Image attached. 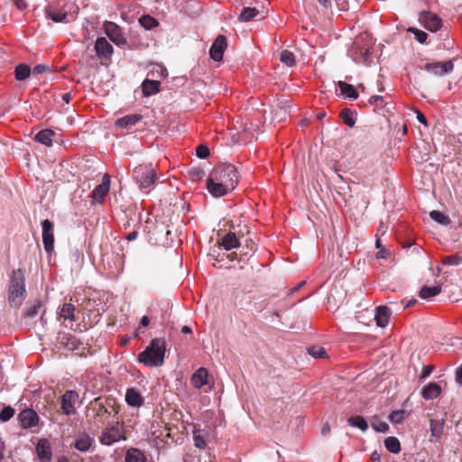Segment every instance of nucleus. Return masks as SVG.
Returning a JSON list of instances; mask_svg holds the SVG:
<instances>
[{"mask_svg": "<svg viewBox=\"0 0 462 462\" xmlns=\"http://www.w3.org/2000/svg\"><path fill=\"white\" fill-rule=\"evenodd\" d=\"M75 306L70 302L64 303L59 311L60 318L68 319L69 321H75Z\"/></svg>", "mask_w": 462, "mask_h": 462, "instance_id": "27", "label": "nucleus"}, {"mask_svg": "<svg viewBox=\"0 0 462 462\" xmlns=\"http://www.w3.org/2000/svg\"><path fill=\"white\" fill-rule=\"evenodd\" d=\"M25 277L22 269L14 270L10 279L8 301L12 308H18L25 298Z\"/></svg>", "mask_w": 462, "mask_h": 462, "instance_id": "2", "label": "nucleus"}, {"mask_svg": "<svg viewBox=\"0 0 462 462\" xmlns=\"http://www.w3.org/2000/svg\"><path fill=\"white\" fill-rule=\"evenodd\" d=\"M442 26V21L436 14H429L425 20L426 29L431 32H437Z\"/></svg>", "mask_w": 462, "mask_h": 462, "instance_id": "31", "label": "nucleus"}, {"mask_svg": "<svg viewBox=\"0 0 462 462\" xmlns=\"http://www.w3.org/2000/svg\"><path fill=\"white\" fill-rule=\"evenodd\" d=\"M337 7L341 11H346L348 8V4L346 0H335Z\"/></svg>", "mask_w": 462, "mask_h": 462, "instance_id": "52", "label": "nucleus"}, {"mask_svg": "<svg viewBox=\"0 0 462 462\" xmlns=\"http://www.w3.org/2000/svg\"><path fill=\"white\" fill-rule=\"evenodd\" d=\"M340 117L345 125L353 127L356 124V114L349 108H344L340 112Z\"/></svg>", "mask_w": 462, "mask_h": 462, "instance_id": "37", "label": "nucleus"}, {"mask_svg": "<svg viewBox=\"0 0 462 462\" xmlns=\"http://www.w3.org/2000/svg\"><path fill=\"white\" fill-rule=\"evenodd\" d=\"M54 132L51 129H43L36 134L35 141L44 144L45 146L51 147L52 145V136Z\"/></svg>", "mask_w": 462, "mask_h": 462, "instance_id": "26", "label": "nucleus"}, {"mask_svg": "<svg viewBox=\"0 0 462 462\" xmlns=\"http://www.w3.org/2000/svg\"><path fill=\"white\" fill-rule=\"evenodd\" d=\"M348 425L365 432L368 429L367 421L362 416H352L347 420Z\"/></svg>", "mask_w": 462, "mask_h": 462, "instance_id": "33", "label": "nucleus"}, {"mask_svg": "<svg viewBox=\"0 0 462 462\" xmlns=\"http://www.w3.org/2000/svg\"><path fill=\"white\" fill-rule=\"evenodd\" d=\"M434 366L431 365H425L423 367L422 373L420 374L421 379H425L430 375V374L433 372Z\"/></svg>", "mask_w": 462, "mask_h": 462, "instance_id": "51", "label": "nucleus"}, {"mask_svg": "<svg viewBox=\"0 0 462 462\" xmlns=\"http://www.w3.org/2000/svg\"><path fill=\"white\" fill-rule=\"evenodd\" d=\"M445 421L443 419L441 420H430V434L431 437L435 439V441H439L441 439V436L444 431Z\"/></svg>", "mask_w": 462, "mask_h": 462, "instance_id": "24", "label": "nucleus"}, {"mask_svg": "<svg viewBox=\"0 0 462 462\" xmlns=\"http://www.w3.org/2000/svg\"><path fill=\"white\" fill-rule=\"evenodd\" d=\"M14 415V410L10 407H5L0 411V420L1 421H7L9 420Z\"/></svg>", "mask_w": 462, "mask_h": 462, "instance_id": "46", "label": "nucleus"}, {"mask_svg": "<svg viewBox=\"0 0 462 462\" xmlns=\"http://www.w3.org/2000/svg\"><path fill=\"white\" fill-rule=\"evenodd\" d=\"M209 176L211 180L220 181L231 189L238 183V171L233 164L223 163L213 169Z\"/></svg>", "mask_w": 462, "mask_h": 462, "instance_id": "3", "label": "nucleus"}, {"mask_svg": "<svg viewBox=\"0 0 462 462\" xmlns=\"http://www.w3.org/2000/svg\"><path fill=\"white\" fill-rule=\"evenodd\" d=\"M95 49L98 56H109L113 52L112 45L105 37H98L96 41Z\"/></svg>", "mask_w": 462, "mask_h": 462, "instance_id": "20", "label": "nucleus"}, {"mask_svg": "<svg viewBox=\"0 0 462 462\" xmlns=\"http://www.w3.org/2000/svg\"><path fill=\"white\" fill-rule=\"evenodd\" d=\"M196 154L200 159H206L209 155V149L206 145H199L196 149Z\"/></svg>", "mask_w": 462, "mask_h": 462, "instance_id": "49", "label": "nucleus"}, {"mask_svg": "<svg viewBox=\"0 0 462 462\" xmlns=\"http://www.w3.org/2000/svg\"><path fill=\"white\" fill-rule=\"evenodd\" d=\"M125 402L129 406L140 407L143 403V399L136 389L129 388L125 393Z\"/></svg>", "mask_w": 462, "mask_h": 462, "instance_id": "21", "label": "nucleus"}, {"mask_svg": "<svg viewBox=\"0 0 462 462\" xmlns=\"http://www.w3.org/2000/svg\"><path fill=\"white\" fill-rule=\"evenodd\" d=\"M150 324V319L147 317V316H143L142 319H141V322H140V327H147L148 325ZM141 331V328H138L137 329V333H140Z\"/></svg>", "mask_w": 462, "mask_h": 462, "instance_id": "56", "label": "nucleus"}, {"mask_svg": "<svg viewBox=\"0 0 462 462\" xmlns=\"http://www.w3.org/2000/svg\"><path fill=\"white\" fill-rule=\"evenodd\" d=\"M193 440L195 447L200 449H204L207 446L204 434L200 430H196L193 431Z\"/></svg>", "mask_w": 462, "mask_h": 462, "instance_id": "43", "label": "nucleus"}, {"mask_svg": "<svg viewBox=\"0 0 462 462\" xmlns=\"http://www.w3.org/2000/svg\"><path fill=\"white\" fill-rule=\"evenodd\" d=\"M19 420L24 429L32 428L37 425L39 421L38 414L31 409H25L19 413Z\"/></svg>", "mask_w": 462, "mask_h": 462, "instance_id": "15", "label": "nucleus"}, {"mask_svg": "<svg viewBox=\"0 0 462 462\" xmlns=\"http://www.w3.org/2000/svg\"><path fill=\"white\" fill-rule=\"evenodd\" d=\"M309 354L315 358H321L327 356L326 350L323 346H314L309 348Z\"/></svg>", "mask_w": 462, "mask_h": 462, "instance_id": "45", "label": "nucleus"}, {"mask_svg": "<svg viewBox=\"0 0 462 462\" xmlns=\"http://www.w3.org/2000/svg\"><path fill=\"white\" fill-rule=\"evenodd\" d=\"M207 189L208 192L216 198L223 197L228 193H230L233 189H229L228 187L225 186L220 181H215L211 180V177L208 176V179L207 180Z\"/></svg>", "mask_w": 462, "mask_h": 462, "instance_id": "16", "label": "nucleus"}, {"mask_svg": "<svg viewBox=\"0 0 462 462\" xmlns=\"http://www.w3.org/2000/svg\"><path fill=\"white\" fill-rule=\"evenodd\" d=\"M42 243L44 250L47 254H51L54 250V235H53V224L49 219H44L42 222Z\"/></svg>", "mask_w": 462, "mask_h": 462, "instance_id": "10", "label": "nucleus"}, {"mask_svg": "<svg viewBox=\"0 0 462 462\" xmlns=\"http://www.w3.org/2000/svg\"><path fill=\"white\" fill-rule=\"evenodd\" d=\"M348 56L356 62L369 65L370 48L362 46L358 41L355 42L348 50Z\"/></svg>", "mask_w": 462, "mask_h": 462, "instance_id": "7", "label": "nucleus"}, {"mask_svg": "<svg viewBox=\"0 0 462 462\" xmlns=\"http://www.w3.org/2000/svg\"><path fill=\"white\" fill-rule=\"evenodd\" d=\"M461 257L457 254L447 256L443 259L442 263L445 265H458L461 263Z\"/></svg>", "mask_w": 462, "mask_h": 462, "instance_id": "47", "label": "nucleus"}, {"mask_svg": "<svg viewBox=\"0 0 462 462\" xmlns=\"http://www.w3.org/2000/svg\"><path fill=\"white\" fill-rule=\"evenodd\" d=\"M221 245L226 250L229 251L233 248H236L240 245L239 239L236 235L233 232L227 233L223 236L221 241Z\"/></svg>", "mask_w": 462, "mask_h": 462, "instance_id": "25", "label": "nucleus"}, {"mask_svg": "<svg viewBox=\"0 0 462 462\" xmlns=\"http://www.w3.org/2000/svg\"><path fill=\"white\" fill-rule=\"evenodd\" d=\"M280 60L289 67H292L296 63L294 54L288 50H283L281 51Z\"/></svg>", "mask_w": 462, "mask_h": 462, "instance_id": "41", "label": "nucleus"}, {"mask_svg": "<svg viewBox=\"0 0 462 462\" xmlns=\"http://www.w3.org/2000/svg\"><path fill=\"white\" fill-rule=\"evenodd\" d=\"M139 23L145 30H152L159 25V22L150 15L141 16L139 18Z\"/></svg>", "mask_w": 462, "mask_h": 462, "instance_id": "38", "label": "nucleus"}, {"mask_svg": "<svg viewBox=\"0 0 462 462\" xmlns=\"http://www.w3.org/2000/svg\"><path fill=\"white\" fill-rule=\"evenodd\" d=\"M383 102V96H372L369 99V103L371 105H377L378 103Z\"/></svg>", "mask_w": 462, "mask_h": 462, "instance_id": "53", "label": "nucleus"}, {"mask_svg": "<svg viewBox=\"0 0 462 462\" xmlns=\"http://www.w3.org/2000/svg\"><path fill=\"white\" fill-rule=\"evenodd\" d=\"M79 393L72 390L64 393L60 399V407L65 415H73L76 413V403L79 401Z\"/></svg>", "mask_w": 462, "mask_h": 462, "instance_id": "9", "label": "nucleus"}, {"mask_svg": "<svg viewBox=\"0 0 462 462\" xmlns=\"http://www.w3.org/2000/svg\"><path fill=\"white\" fill-rule=\"evenodd\" d=\"M416 303H417V300H415V299L409 300L408 301H406L404 303L402 309L405 310V309L411 308V307L414 306Z\"/></svg>", "mask_w": 462, "mask_h": 462, "instance_id": "60", "label": "nucleus"}, {"mask_svg": "<svg viewBox=\"0 0 462 462\" xmlns=\"http://www.w3.org/2000/svg\"><path fill=\"white\" fill-rule=\"evenodd\" d=\"M227 46L226 38L224 35H218L214 41L210 50V57L215 61H219L223 59V54Z\"/></svg>", "mask_w": 462, "mask_h": 462, "instance_id": "12", "label": "nucleus"}, {"mask_svg": "<svg viewBox=\"0 0 462 462\" xmlns=\"http://www.w3.org/2000/svg\"><path fill=\"white\" fill-rule=\"evenodd\" d=\"M166 343L164 339H152L150 345L140 353L138 361L146 366H160L164 362Z\"/></svg>", "mask_w": 462, "mask_h": 462, "instance_id": "1", "label": "nucleus"}, {"mask_svg": "<svg viewBox=\"0 0 462 462\" xmlns=\"http://www.w3.org/2000/svg\"><path fill=\"white\" fill-rule=\"evenodd\" d=\"M79 7L74 4H65L60 10L53 5L46 7V14L55 23H69L75 20Z\"/></svg>", "mask_w": 462, "mask_h": 462, "instance_id": "4", "label": "nucleus"}, {"mask_svg": "<svg viewBox=\"0 0 462 462\" xmlns=\"http://www.w3.org/2000/svg\"><path fill=\"white\" fill-rule=\"evenodd\" d=\"M126 439L124 424L116 421L107 425L99 436V442L105 446H111Z\"/></svg>", "mask_w": 462, "mask_h": 462, "instance_id": "5", "label": "nucleus"}, {"mask_svg": "<svg viewBox=\"0 0 462 462\" xmlns=\"http://www.w3.org/2000/svg\"><path fill=\"white\" fill-rule=\"evenodd\" d=\"M391 313V310L386 306L377 307L374 315V319L376 321L377 326L384 328L389 322Z\"/></svg>", "mask_w": 462, "mask_h": 462, "instance_id": "18", "label": "nucleus"}, {"mask_svg": "<svg viewBox=\"0 0 462 462\" xmlns=\"http://www.w3.org/2000/svg\"><path fill=\"white\" fill-rule=\"evenodd\" d=\"M40 312H42V316H43L45 310H43L42 301L38 300L26 310L25 314L29 318H34ZM41 319H42V317H41Z\"/></svg>", "mask_w": 462, "mask_h": 462, "instance_id": "39", "label": "nucleus"}, {"mask_svg": "<svg viewBox=\"0 0 462 462\" xmlns=\"http://www.w3.org/2000/svg\"><path fill=\"white\" fill-rule=\"evenodd\" d=\"M190 175L194 178V179H199L202 177L203 175V171L199 170V169H192L190 171Z\"/></svg>", "mask_w": 462, "mask_h": 462, "instance_id": "57", "label": "nucleus"}, {"mask_svg": "<svg viewBox=\"0 0 462 462\" xmlns=\"http://www.w3.org/2000/svg\"><path fill=\"white\" fill-rule=\"evenodd\" d=\"M154 70L161 75L162 78H166L168 76L167 69L160 65H157L154 68Z\"/></svg>", "mask_w": 462, "mask_h": 462, "instance_id": "54", "label": "nucleus"}, {"mask_svg": "<svg viewBox=\"0 0 462 462\" xmlns=\"http://www.w3.org/2000/svg\"><path fill=\"white\" fill-rule=\"evenodd\" d=\"M32 71L33 74H41L43 72L50 71V67L45 64H38L33 68V69Z\"/></svg>", "mask_w": 462, "mask_h": 462, "instance_id": "50", "label": "nucleus"}, {"mask_svg": "<svg viewBox=\"0 0 462 462\" xmlns=\"http://www.w3.org/2000/svg\"><path fill=\"white\" fill-rule=\"evenodd\" d=\"M208 370L200 367L191 376V383L195 388H201L208 383Z\"/></svg>", "mask_w": 462, "mask_h": 462, "instance_id": "22", "label": "nucleus"}, {"mask_svg": "<svg viewBox=\"0 0 462 462\" xmlns=\"http://www.w3.org/2000/svg\"><path fill=\"white\" fill-rule=\"evenodd\" d=\"M305 281H302L300 282L298 285H296L295 287H293L292 289H291L288 292V295H291L293 294L294 292H296L297 291H299L304 284H305Z\"/></svg>", "mask_w": 462, "mask_h": 462, "instance_id": "58", "label": "nucleus"}, {"mask_svg": "<svg viewBox=\"0 0 462 462\" xmlns=\"http://www.w3.org/2000/svg\"><path fill=\"white\" fill-rule=\"evenodd\" d=\"M372 428L377 432H386L389 429L388 424L385 421L379 420L377 417H374L371 420Z\"/></svg>", "mask_w": 462, "mask_h": 462, "instance_id": "42", "label": "nucleus"}, {"mask_svg": "<svg viewBox=\"0 0 462 462\" xmlns=\"http://www.w3.org/2000/svg\"><path fill=\"white\" fill-rule=\"evenodd\" d=\"M32 69L31 68L26 64H19L16 66L14 69V75L15 79L17 80H25L28 79L31 75Z\"/></svg>", "mask_w": 462, "mask_h": 462, "instance_id": "34", "label": "nucleus"}, {"mask_svg": "<svg viewBox=\"0 0 462 462\" xmlns=\"http://www.w3.org/2000/svg\"><path fill=\"white\" fill-rule=\"evenodd\" d=\"M386 449L393 454H398L401 451V444L397 438L388 437L384 440Z\"/></svg>", "mask_w": 462, "mask_h": 462, "instance_id": "35", "label": "nucleus"}, {"mask_svg": "<svg viewBox=\"0 0 462 462\" xmlns=\"http://www.w3.org/2000/svg\"><path fill=\"white\" fill-rule=\"evenodd\" d=\"M110 189V178L108 174H105L102 182L97 185L92 191V199L94 202L100 203L107 195Z\"/></svg>", "mask_w": 462, "mask_h": 462, "instance_id": "13", "label": "nucleus"}, {"mask_svg": "<svg viewBox=\"0 0 462 462\" xmlns=\"http://www.w3.org/2000/svg\"><path fill=\"white\" fill-rule=\"evenodd\" d=\"M389 419L393 423H401L404 419V411H394L390 414Z\"/></svg>", "mask_w": 462, "mask_h": 462, "instance_id": "48", "label": "nucleus"}, {"mask_svg": "<svg viewBox=\"0 0 462 462\" xmlns=\"http://www.w3.org/2000/svg\"><path fill=\"white\" fill-rule=\"evenodd\" d=\"M93 443V439L88 435H83L76 439L75 448L82 452L89 449Z\"/></svg>", "mask_w": 462, "mask_h": 462, "instance_id": "32", "label": "nucleus"}, {"mask_svg": "<svg viewBox=\"0 0 462 462\" xmlns=\"http://www.w3.org/2000/svg\"><path fill=\"white\" fill-rule=\"evenodd\" d=\"M142 119V116L138 114L126 115L116 121V125L119 128H129L134 125Z\"/></svg>", "mask_w": 462, "mask_h": 462, "instance_id": "23", "label": "nucleus"}, {"mask_svg": "<svg viewBox=\"0 0 462 462\" xmlns=\"http://www.w3.org/2000/svg\"><path fill=\"white\" fill-rule=\"evenodd\" d=\"M265 11L263 8L261 10L256 7H244L238 20L240 22H249L254 20V18L260 16L261 18L264 17Z\"/></svg>", "mask_w": 462, "mask_h": 462, "instance_id": "17", "label": "nucleus"}, {"mask_svg": "<svg viewBox=\"0 0 462 462\" xmlns=\"http://www.w3.org/2000/svg\"><path fill=\"white\" fill-rule=\"evenodd\" d=\"M441 291V287L439 285L437 286H423L420 291V297L422 299H429L439 294Z\"/></svg>", "mask_w": 462, "mask_h": 462, "instance_id": "36", "label": "nucleus"}, {"mask_svg": "<svg viewBox=\"0 0 462 462\" xmlns=\"http://www.w3.org/2000/svg\"><path fill=\"white\" fill-rule=\"evenodd\" d=\"M409 32H411L414 34V37L415 39L420 42V43H425L426 41H427V38H428V34L424 32V31H421V30H419L417 28H413V27H410L408 28L407 30Z\"/></svg>", "mask_w": 462, "mask_h": 462, "instance_id": "44", "label": "nucleus"}, {"mask_svg": "<svg viewBox=\"0 0 462 462\" xmlns=\"http://www.w3.org/2000/svg\"><path fill=\"white\" fill-rule=\"evenodd\" d=\"M142 88L143 95L149 97L159 92L160 83L157 80L145 79L142 84Z\"/></svg>", "mask_w": 462, "mask_h": 462, "instance_id": "30", "label": "nucleus"}, {"mask_svg": "<svg viewBox=\"0 0 462 462\" xmlns=\"http://www.w3.org/2000/svg\"><path fill=\"white\" fill-rule=\"evenodd\" d=\"M125 462H146L145 455L138 448H131L126 451Z\"/></svg>", "mask_w": 462, "mask_h": 462, "instance_id": "28", "label": "nucleus"}, {"mask_svg": "<svg viewBox=\"0 0 462 462\" xmlns=\"http://www.w3.org/2000/svg\"><path fill=\"white\" fill-rule=\"evenodd\" d=\"M13 1L14 2L15 5L21 10H23L26 7V4L23 0H13Z\"/></svg>", "mask_w": 462, "mask_h": 462, "instance_id": "62", "label": "nucleus"}, {"mask_svg": "<svg viewBox=\"0 0 462 462\" xmlns=\"http://www.w3.org/2000/svg\"><path fill=\"white\" fill-rule=\"evenodd\" d=\"M388 255V253L385 249H383V250H380L377 254H376V257L377 258H382V259H385Z\"/></svg>", "mask_w": 462, "mask_h": 462, "instance_id": "63", "label": "nucleus"}, {"mask_svg": "<svg viewBox=\"0 0 462 462\" xmlns=\"http://www.w3.org/2000/svg\"><path fill=\"white\" fill-rule=\"evenodd\" d=\"M456 382L462 386V365L456 370Z\"/></svg>", "mask_w": 462, "mask_h": 462, "instance_id": "55", "label": "nucleus"}, {"mask_svg": "<svg viewBox=\"0 0 462 462\" xmlns=\"http://www.w3.org/2000/svg\"><path fill=\"white\" fill-rule=\"evenodd\" d=\"M133 177L140 189H145L154 184L156 172L151 165L142 164L134 169Z\"/></svg>", "mask_w": 462, "mask_h": 462, "instance_id": "6", "label": "nucleus"}, {"mask_svg": "<svg viewBox=\"0 0 462 462\" xmlns=\"http://www.w3.org/2000/svg\"><path fill=\"white\" fill-rule=\"evenodd\" d=\"M36 453L41 462H51L52 451L51 443L46 439H41L36 445Z\"/></svg>", "mask_w": 462, "mask_h": 462, "instance_id": "14", "label": "nucleus"}, {"mask_svg": "<svg viewBox=\"0 0 462 462\" xmlns=\"http://www.w3.org/2000/svg\"><path fill=\"white\" fill-rule=\"evenodd\" d=\"M430 217L432 220L443 226H448L450 223L449 217L438 210H432Z\"/></svg>", "mask_w": 462, "mask_h": 462, "instance_id": "40", "label": "nucleus"}, {"mask_svg": "<svg viewBox=\"0 0 462 462\" xmlns=\"http://www.w3.org/2000/svg\"><path fill=\"white\" fill-rule=\"evenodd\" d=\"M330 431V428L328 424H325L322 429H321V433L322 435L326 436L327 434H328Z\"/></svg>", "mask_w": 462, "mask_h": 462, "instance_id": "64", "label": "nucleus"}, {"mask_svg": "<svg viewBox=\"0 0 462 462\" xmlns=\"http://www.w3.org/2000/svg\"><path fill=\"white\" fill-rule=\"evenodd\" d=\"M441 393V387L437 383H430L422 388L421 395L425 400H433Z\"/></svg>", "mask_w": 462, "mask_h": 462, "instance_id": "19", "label": "nucleus"}, {"mask_svg": "<svg viewBox=\"0 0 462 462\" xmlns=\"http://www.w3.org/2000/svg\"><path fill=\"white\" fill-rule=\"evenodd\" d=\"M137 236H138V232L134 230V231L130 232L127 235L126 239L128 241H134V240H135L137 238Z\"/></svg>", "mask_w": 462, "mask_h": 462, "instance_id": "61", "label": "nucleus"}, {"mask_svg": "<svg viewBox=\"0 0 462 462\" xmlns=\"http://www.w3.org/2000/svg\"><path fill=\"white\" fill-rule=\"evenodd\" d=\"M104 31L106 36L117 46H125L126 44V38L123 34L122 29L113 22L104 23Z\"/></svg>", "mask_w": 462, "mask_h": 462, "instance_id": "8", "label": "nucleus"}, {"mask_svg": "<svg viewBox=\"0 0 462 462\" xmlns=\"http://www.w3.org/2000/svg\"><path fill=\"white\" fill-rule=\"evenodd\" d=\"M337 87L340 90L341 95H343L345 97L356 99L358 97V93L356 89L354 88V86L347 84L344 81H338Z\"/></svg>", "mask_w": 462, "mask_h": 462, "instance_id": "29", "label": "nucleus"}, {"mask_svg": "<svg viewBox=\"0 0 462 462\" xmlns=\"http://www.w3.org/2000/svg\"><path fill=\"white\" fill-rule=\"evenodd\" d=\"M423 69L436 76H443L453 71L454 64L452 60L428 62L423 66Z\"/></svg>", "mask_w": 462, "mask_h": 462, "instance_id": "11", "label": "nucleus"}, {"mask_svg": "<svg viewBox=\"0 0 462 462\" xmlns=\"http://www.w3.org/2000/svg\"><path fill=\"white\" fill-rule=\"evenodd\" d=\"M417 119L420 123L427 125V119L426 117L424 116V115L422 113H420V111H417Z\"/></svg>", "mask_w": 462, "mask_h": 462, "instance_id": "59", "label": "nucleus"}]
</instances>
